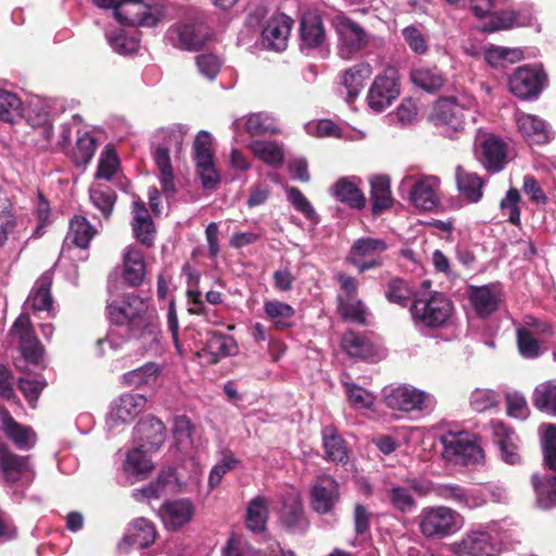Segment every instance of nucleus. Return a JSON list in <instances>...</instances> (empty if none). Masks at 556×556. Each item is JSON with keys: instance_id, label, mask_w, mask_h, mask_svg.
Returning <instances> with one entry per match:
<instances>
[{"instance_id": "ddd939ff", "label": "nucleus", "mask_w": 556, "mask_h": 556, "mask_svg": "<svg viewBox=\"0 0 556 556\" xmlns=\"http://www.w3.org/2000/svg\"><path fill=\"white\" fill-rule=\"evenodd\" d=\"M11 332L20 340V350L24 361L28 364L40 365L43 358V346L33 334L30 319L26 314L18 316Z\"/></svg>"}, {"instance_id": "412c9836", "label": "nucleus", "mask_w": 556, "mask_h": 556, "mask_svg": "<svg viewBox=\"0 0 556 556\" xmlns=\"http://www.w3.org/2000/svg\"><path fill=\"white\" fill-rule=\"evenodd\" d=\"M492 433L501 450V458L508 465H517L521 460L519 454V438L503 421L494 420L491 422Z\"/></svg>"}, {"instance_id": "2f4dec72", "label": "nucleus", "mask_w": 556, "mask_h": 556, "mask_svg": "<svg viewBox=\"0 0 556 556\" xmlns=\"http://www.w3.org/2000/svg\"><path fill=\"white\" fill-rule=\"evenodd\" d=\"M469 301L480 317H486L497 309L500 296L496 290L490 286L471 287Z\"/></svg>"}, {"instance_id": "f03ea898", "label": "nucleus", "mask_w": 556, "mask_h": 556, "mask_svg": "<svg viewBox=\"0 0 556 556\" xmlns=\"http://www.w3.org/2000/svg\"><path fill=\"white\" fill-rule=\"evenodd\" d=\"M504 530L500 521L472 526L460 540L448 545L454 556H500L504 549Z\"/></svg>"}, {"instance_id": "4be33fe9", "label": "nucleus", "mask_w": 556, "mask_h": 556, "mask_svg": "<svg viewBox=\"0 0 556 556\" xmlns=\"http://www.w3.org/2000/svg\"><path fill=\"white\" fill-rule=\"evenodd\" d=\"M516 124L518 131L530 144H545L553 138L546 123L535 115L518 113Z\"/></svg>"}, {"instance_id": "37998d69", "label": "nucleus", "mask_w": 556, "mask_h": 556, "mask_svg": "<svg viewBox=\"0 0 556 556\" xmlns=\"http://www.w3.org/2000/svg\"><path fill=\"white\" fill-rule=\"evenodd\" d=\"M370 195L372 200V212L379 213L391 206L392 197L390 190V178L386 175H378L370 180Z\"/></svg>"}, {"instance_id": "c03bdc74", "label": "nucleus", "mask_w": 556, "mask_h": 556, "mask_svg": "<svg viewBox=\"0 0 556 556\" xmlns=\"http://www.w3.org/2000/svg\"><path fill=\"white\" fill-rule=\"evenodd\" d=\"M97 230L84 216H74L70 223L67 240H71L76 247L86 249Z\"/></svg>"}, {"instance_id": "f704fd0d", "label": "nucleus", "mask_w": 556, "mask_h": 556, "mask_svg": "<svg viewBox=\"0 0 556 556\" xmlns=\"http://www.w3.org/2000/svg\"><path fill=\"white\" fill-rule=\"evenodd\" d=\"M280 522L290 530L303 529L306 526L303 516L302 500L296 493H289L282 502Z\"/></svg>"}, {"instance_id": "5fc2aeb1", "label": "nucleus", "mask_w": 556, "mask_h": 556, "mask_svg": "<svg viewBox=\"0 0 556 556\" xmlns=\"http://www.w3.org/2000/svg\"><path fill=\"white\" fill-rule=\"evenodd\" d=\"M92 204L108 218L114 207L115 192L108 186L92 185L89 191Z\"/></svg>"}, {"instance_id": "338daca9", "label": "nucleus", "mask_w": 556, "mask_h": 556, "mask_svg": "<svg viewBox=\"0 0 556 556\" xmlns=\"http://www.w3.org/2000/svg\"><path fill=\"white\" fill-rule=\"evenodd\" d=\"M239 460L235 457L232 453L223 454L219 462L212 468L208 476V485L211 489L219 485L223 477L238 465Z\"/></svg>"}, {"instance_id": "79ce46f5", "label": "nucleus", "mask_w": 556, "mask_h": 556, "mask_svg": "<svg viewBox=\"0 0 556 556\" xmlns=\"http://www.w3.org/2000/svg\"><path fill=\"white\" fill-rule=\"evenodd\" d=\"M326 458L332 463L344 465L348 463V448L336 429L326 427L323 431Z\"/></svg>"}, {"instance_id": "b1692460", "label": "nucleus", "mask_w": 556, "mask_h": 556, "mask_svg": "<svg viewBox=\"0 0 556 556\" xmlns=\"http://www.w3.org/2000/svg\"><path fill=\"white\" fill-rule=\"evenodd\" d=\"M136 435L140 447L154 452L165 441V426L160 419L154 417L144 418L136 426Z\"/></svg>"}, {"instance_id": "4468645a", "label": "nucleus", "mask_w": 556, "mask_h": 556, "mask_svg": "<svg viewBox=\"0 0 556 556\" xmlns=\"http://www.w3.org/2000/svg\"><path fill=\"white\" fill-rule=\"evenodd\" d=\"M0 469L9 483H29L35 476L29 457L14 454L4 444H0Z\"/></svg>"}, {"instance_id": "473e14b6", "label": "nucleus", "mask_w": 556, "mask_h": 556, "mask_svg": "<svg viewBox=\"0 0 556 556\" xmlns=\"http://www.w3.org/2000/svg\"><path fill=\"white\" fill-rule=\"evenodd\" d=\"M301 41L302 47L318 48L326 41V33L318 14L307 12L301 21Z\"/></svg>"}, {"instance_id": "0e129e2a", "label": "nucleus", "mask_w": 556, "mask_h": 556, "mask_svg": "<svg viewBox=\"0 0 556 556\" xmlns=\"http://www.w3.org/2000/svg\"><path fill=\"white\" fill-rule=\"evenodd\" d=\"M389 501L395 509L402 513L412 511L416 507V501L406 486H392L389 490Z\"/></svg>"}, {"instance_id": "a211bd4d", "label": "nucleus", "mask_w": 556, "mask_h": 556, "mask_svg": "<svg viewBox=\"0 0 556 556\" xmlns=\"http://www.w3.org/2000/svg\"><path fill=\"white\" fill-rule=\"evenodd\" d=\"M147 399L141 394L126 393L111 405L108 416L110 427L131 422L143 409Z\"/></svg>"}, {"instance_id": "774afa93", "label": "nucleus", "mask_w": 556, "mask_h": 556, "mask_svg": "<svg viewBox=\"0 0 556 556\" xmlns=\"http://www.w3.org/2000/svg\"><path fill=\"white\" fill-rule=\"evenodd\" d=\"M106 39L111 48L123 55L131 54L138 48L137 40L127 37L123 30L108 31Z\"/></svg>"}, {"instance_id": "f3484780", "label": "nucleus", "mask_w": 556, "mask_h": 556, "mask_svg": "<svg viewBox=\"0 0 556 556\" xmlns=\"http://www.w3.org/2000/svg\"><path fill=\"white\" fill-rule=\"evenodd\" d=\"M222 556H295L292 551H285L277 541H271L265 548H253L243 538L232 534L222 548Z\"/></svg>"}, {"instance_id": "052dcab7", "label": "nucleus", "mask_w": 556, "mask_h": 556, "mask_svg": "<svg viewBox=\"0 0 556 556\" xmlns=\"http://www.w3.org/2000/svg\"><path fill=\"white\" fill-rule=\"evenodd\" d=\"M41 109L42 106H0V119L8 123H14L16 116L27 115L29 124L33 126H39L47 123V114L38 113V118L33 121L30 118V113L36 110L41 111Z\"/></svg>"}, {"instance_id": "39448f33", "label": "nucleus", "mask_w": 556, "mask_h": 556, "mask_svg": "<svg viewBox=\"0 0 556 556\" xmlns=\"http://www.w3.org/2000/svg\"><path fill=\"white\" fill-rule=\"evenodd\" d=\"M103 9H113V15L123 25L155 26L163 17L156 7L146 4L142 0H93Z\"/></svg>"}, {"instance_id": "393cba45", "label": "nucleus", "mask_w": 556, "mask_h": 556, "mask_svg": "<svg viewBox=\"0 0 556 556\" xmlns=\"http://www.w3.org/2000/svg\"><path fill=\"white\" fill-rule=\"evenodd\" d=\"M131 213V227L135 238L142 245L152 247L155 238V227L144 203L141 200L134 201Z\"/></svg>"}, {"instance_id": "4c0bfd02", "label": "nucleus", "mask_w": 556, "mask_h": 556, "mask_svg": "<svg viewBox=\"0 0 556 556\" xmlns=\"http://www.w3.org/2000/svg\"><path fill=\"white\" fill-rule=\"evenodd\" d=\"M265 317L276 329L283 330L293 326L295 309L279 300H266L263 305Z\"/></svg>"}, {"instance_id": "58836bf2", "label": "nucleus", "mask_w": 556, "mask_h": 556, "mask_svg": "<svg viewBox=\"0 0 556 556\" xmlns=\"http://www.w3.org/2000/svg\"><path fill=\"white\" fill-rule=\"evenodd\" d=\"M160 367L155 363H148L139 368L130 370L122 376V382L126 387L141 388L153 387L157 382Z\"/></svg>"}, {"instance_id": "49530a36", "label": "nucleus", "mask_w": 556, "mask_h": 556, "mask_svg": "<svg viewBox=\"0 0 556 556\" xmlns=\"http://www.w3.org/2000/svg\"><path fill=\"white\" fill-rule=\"evenodd\" d=\"M531 482L538 506L544 509L556 507V476L542 480L539 475L534 473L531 477Z\"/></svg>"}, {"instance_id": "6e6552de", "label": "nucleus", "mask_w": 556, "mask_h": 556, "mask_svg": "<svg viewBox=\"0 0 556 556\" xmlns=\"http://www.w3.org/2000/svg\"><path fill=\"white\" fill-rule=\"evenodd\" d=\"M547 74L542 66L522 65L508 78L509 91L520 100H535L547 86Z\"/></svg>"}, {"instance_id": "20e7f679", "label": "nucleus", "mask_w": 556, "mask_h": 556, "mask_svg": "<svg viewBox=\"0 0 556 556\" xmlns=\"http://www.w3.org/2000/svg\"><path fill=\"white\" fill-rule=\"evenodd\" d=\"M418 518L419 530L428 539L450 536L458 532L465 523L464 517L457 510L443 505L422 508Z\"/></svg>"}, {"instance_id": "a19ab883", "label": "nucleus", "mask_w": 556, "mask_h": 556, "mask_svg": "<svg viewBox=\"0 0 556 556\" xmlns=\"http://www.w3.org/2000/svg\"><path fill=\"white\" fill-rule=\"evenodd\" d=\"M409 79L416 87L427 92L437 91L443 86L445 80L443 74L438 68L426 66L413 68L409 73Z\"/></svg>"}, {"instance_id": "5701e85b", "label": "nucleus", "mask_w": 556, "mask_h": 556, "mask_svg": "<svg viewBox=\"0 0 556 556\" xmlns=\"http://www.w3.org/2000/svg\"><path fill=\"white\" fill-rule=\"evenodd\" d=\"M0 421L5 435L16 447L27 451L35 446L36 434L31 428L18 424L4 407L0 408Z\"/></svg>"}, {"instance_id": "aec40b11", "label": "nucleus", "mask_w": 556, "mask_h": 556, "mask_svg": "<svg viewBox=\"0 0 556 556\" xmlns=\"http://www.w3.org/2000/svg\"><path fill=\"white\" fill-rule=\"evenodd\" d=\"M293 20L286 14L279 13L270 16L262 31L263 43L273 50L282 51L287 48Z\"/></svg>"}, {"instance_id": "7ed1b4c3", "label": "nucleus", "mask_w": 556, "mask_h": 556, "mask_svg": "<svg viewBox=\"0 0 556 556\" xmlns=\"http://www.w3.org/2000/svg\"><path fill=\"white\" fill-rule=\"evenodd\" d=\"M410 313L417 328L441 329L452 318L454 305L442 292L415 293Z\"/></svg>"}, {"instance_id": "e433bc0d", "label": "nucleus", "mask_w": 556, "mask_h": 556, "mask_svg": "<svg viewBox=\"0 0 556 556\" xmlns=\"http://www.w3.org/2000/svg\"><path fill=\"white\" fill-rule=\"evenodd\" d=\"M457 189L463 198L471 203H477L483 195V181L476 174L467 172L462 166L456 167Z\"/></svg>"}, {"instance_id": "6ab92c4d", "label": "nucleus", "mask_w": 556, "mask_h": 556, "mask_svg": "<svg viewBox=\"0 0 556 556\" xmlns=\"http://www.w3.org/2000/svg\"><path fill=\"white\" fill-rule=\"evenodd\" d=\"M401 93L397 73L393 68L378 75L368 91V104H391Z\"/></svg>"}, {"instance_id": "de8ad7c7", "label": "nucleus", "mask_w": 556, "mask_h": 556, "mask_svg": "<svg viewBox=\"0 0 556 556\" xmlns=\"http://www.w3.org/2000/svg\"><path fill=\"white\" fill-rule=\"evenodd\" d=\"M147 451L140 446L129 451L126 457L125 471L139 478H144L154 465Z\"/></svg>"}, {"instance_id": "9d476101", "label": "nucleus", "mask_w": 556, "mask_h": 556, "mask_svg": "<svg viewBox=\"0 0 556 556\" xmlns=\"http://www.w3.org/2000/svg\"><path fill=\"white\" fill-rule=\"evenodd\" d=\"M387 249L388 244L381 238L362 237L353 242L348 260L359 273H364L382 265V254Z\"/></svg>"}, {"instance_id": "864d4df0", "label": "nucleus", "mask_w": 556, "mask_h": 556, "mask_svg": "<svg viewBox=\"0 0 556 556\" xmlns=\"http://www.w3.org/2000/svg\"><path fill=\"white\" fill-rule=\"evenodd\" d=\"M529 26V21L518 20L516 11H502L491 16L490 21L482 27L483 31L492 33L509 29L513 27Z\"/></svg>"}, {"instance_id": "a18cd8bd", "label": "nucleus", "mask_w": 556, "mask_h": 556, "mask_svg": "<svg viewBox=\"0 0 556 556\" xmlns=\"http://www.w3.org/2000/svg\"><path fill=\"white\" fill-rule=\"evenodd\" d=\"M484 59L493 67H505L521 61L523 52L519 48L490 46L484 51Z\"/></svg>"}, {"instance_id": "13d9d810", "label": "nucleus", "mask_w": 556, "mask_h": 556, "mask_svg": "<svg viewBox=\"0 0 556 556\" xmlns=\"http://www.w3.org/2000/svg\"><path fill=\"white\" fill-rule=\"evenodd\" d=\"M130 535L132 544L138 545L140 548H146L155 541L156 531L148 519L138 518L132 522Z\"/></svg>"}, {"instance_id": "603ef678", "label": "nucleus", "mask_w": 556, "mask_h": 556, "mask_svg": "<svg viewBox=\"0 0 556 556\" xmlns=\"http://www.w3.org/2000/svg\"><path fill=\"white\" fill-rule=\"evenodd\" d=\"M193 425L186 416H177L173 420V435L177 448L182 453H188L193 445L192 434Z\"/></svg>"}, {"instance_id": "2eb2a0df", "label": "nucleus", "mask_w": 556, "mask_h": 556, "mask_svg": "<svg viewBox=\"0 0 556 556\" xmlns=\"http://www.w3.org/2000/svg\"><path fill=\"white\" fill-rule=\"evenodd\" d=\"M477 142L481 148L480 161L483 167L490 173L501 172L507 159V144L498 137L479 131Z\"/></svg>"}, {"instance_id": "e2e57ef3", "label": "nucleus", "mask_w": 556, "mask_h": 556, "mask_svg": "<svg viewBox=\"0 0 556 556\" xmlns=\"http://www.w3.org/2000/svg\"><path fill=\"white\" fill-rule=\"evenodd\" d=\"M517 343L520 354L527 358H534L540 355L541 346L534 332L526 327L517 330Z\"/></svg>"}, {"instance_id": "69168bd1", "label": "nucleus", "mask_w": 556, "mask_h": 556, "mask_svg": "<svg viewBox=\"0 0 556 556\" xmlns=\"http://www.w3.org/2000/svg\"><path fill=\"white\" fill-rule=\"evenodd\" d=\"M338 309L345 319H350L358 324L366 323L367 308L357 298L338 303Z\"/></svg>"}, {"instance_id": "dca6fc26", "label": "nucleus", "mask_w": 556, "mask_h": 556, "mask_svg": "<svg viewBox=\"0 0 556 556\" xmlns=\"http://www.w3.org/2000/svg\"><path fill=\"white\" fill-rule=\"evenodd\" d=\"M439 180L435 177H419L414 181L413 176H406L401 182V187L410 186V202L418 208L429 211L438 203L437 188Z\"/></svg>"}, {"instance_id": "ea45409f", "label": "nucleus", "mask_w": 556, "mask_h": 556, "mask_svg": "<svg viewBox=\"0 0 556 556\" xmlns=\"http://www.w3.org/2000/svg\"><path fill=\"white\" fill-rule=\"evenodd\" d=\"M342 348L351 357L361 359H371L376 354L372 343L354 331L343 334Z\"/></svg>"}, {"instance_id": "f8f14e48", "label": "nucleus", "mask_w": 556, "mask_h": 556, "mask_svg": "<svg viewBox=\"0 0 556 556\" xmlns=\"http://www.w3.org/2000/svg\"><path fill=\"white\" fill-rule=\"evenodd\" d=\"M168 36L176 47L197 50L208 40L210 29L203 21L195 20L170 27Z\"/></svg>"}, {"instance_id": "bf43d9fd", "label": "nucleus", "mask_w": 556, "mask_h": 556, "mask_svg": "<svg viewBox=\"0 0 556 556\" xmlns=\"http://www.w3.org/2000/svg\"><path fill=\"white\" fill-rule=\"evenodd\" d=\"M245 130L251 136L277 134L279 131L274 118L264 113L249 115L245 121Z\"/></svg>"}, {"instance_id": "72a5a7b5", "label": "nucleus", "mask_w": 556, "mask_h": 556, "mask_svg": "<svg viewBox=\"0 0 556 556\" xmlns=\"http://www.w3.org/2000/svg\"><path fill=\"white\" fill-rule=\"evenodd\" d=\"M52 285V274L50 271L43 273L35 282L27 300L28 305L34 311H50L53 300L50 293Z\"/></svg>"}, {"instance_id": "c9c22d12", "label": "nucleus", "mask_w": 556, "mask_h": 556, "mask_svg": "<svg viewBox=\"0 0 556 556\" xmlns=\"http://www.w3.org/2000/svg\"><path fill=\"white\" fill-rule=\"evenodd\" d=\"M146 276V262L142 252L129 245L124 253V277L126 281L137 287L141 285Z\"/></svg>"}, {"instance_id": "8fccbe9b", "label": "nucleus", "mask_w": 556, "mask_h": 556, "mask_svg": "<svg viewBox=\"0 0 556 556\" xmlns=\"http://www.w3.org/2000/svg\"><path fill=\"white\" fill-rule=\"evenodd\" d=\"M532 401L538 409L556 415V382L546 381L539 384L534 389Z\"/></svg>"}, {"instance_id": "1a4fd4ad", "label": "nucleus", "mask_w": 556, "mask_h": 556, "mask_svg": "<svg viewBox=\"0 0 556 556\" xmlns=\"http://www.w3.org/2000/svg\"><path fill=\"white\" fill-rule=\"evenodd\" d=\"M334 28L338 35V53L344 60L353 59L369 45V34L346 16H337Z\"/></svg>"}, {"instance_id": "9b49d317", "label": "nucleus", "mask_w": 556, "mask_h": 556, "mask_svg": "<svg viewBox=\"0 0 556 556\" xmlns=\"http://www.w3.org/2000/svg\"><path fill=\"white\" fill-rule=\"evenodd\" d=\"M341 493L338 481L330 475H319L311 485L309 502L319 515L331 514L340 502Z\"/></svg>"}, {"instance_id": "bb28decb", "label": "nucleus", "mask_w": 556, "mask_h": 556, "mask_svg": "<svg viewBox=\"0 0 556 556\" xmlns=\"http://www.w3.org/2000/svg\"><path fill=\"white\" fill-rule=\"evenodd\" d=\"M160 514L167 529L177 530L191 520L194 507L188 500H177L163 504Z\"/></svg>"}, {"instance_id": "a878e982", "label": "nucleus", "mask_w": 556, "mask_h": 556, "mask_svg": "<svg viewBox=\"0 0 556 556\" xmlns=\"http://www.w3.org/2000/svg\"><path fill=\"white\" fill-rule=\"evenodd\" d=\"M428 121L444 131H458L464 127V111L467 106H430Z\"/></svg>"}, {"instance_id": "c85d7f7f", "label": "nucleus", "mask_w": 556, "mask_h": 556, "mask_svg": "<svg viewBox=\"0 0 556 556\" xmlns=\"http://www.w3.org/2000/svg\"><path fill=\"white\" fill-rule=\"evenodd\" d=\"M152 154L162 191L167 197H173L176 193V185L169 150L164 146H155Z\"/></svg>"}, {"instance_id": "7c9ffc66", "label": "nucleus", "mask_w": 556, "mask_h": 556, "mask_svg": "<svg viewBox=\"0 0 556 556\" xmlns=\"http://www.w3.org/2000/svg\"><path fill=\"white\" fill-rule=\"evenodd\" d=\"M247 148L253 155L273 168H280L285 161L282 144L273 140H253Z\"/></svg>"}, {"instance_id": "423d86ee", "label": "nucleus", "mask_w": 556, "mask_h": 556, "mask_svg": "<svg viewBox=\"0 0 556 556\" xmlns=\"http://www.w3.org/2000/svg\"><path fill=\"white\" fill-rule=\"evenodd\" d=\"M442 457L454 465L473 466L484 458V452L476 438L464 431L447 432L440 437Z\"/></svg>"}, {"instance_id": "f257e3e1", "label": "nucleus", "mask_w": 556, "mask_h": 556, "mask_svg": "<svg viewBox=\"0 0 556 556\" xmlns=\"http://www.w3.org/2000/svg\"><path fill=\"white\" fill-rule=\"evenodd\" d=\"M106 309L113 326L108 336L97 343L100 355H105L108 350L117 351L130 336H139L150 344L159 343L160 331L155 315L148 311L141 298L129 294L121 302L110 303Z\"/></svg>"}, {"instance_id": "0eeeda50", "label": "nucleus", "mask_w": 556, "mask_h": 556, "mask_svg": "<svg viewBox=\"0 0 556 556\" xmlns=\"http://www.w3.org/2000/svg\"><path fill=\"white\" fill-rule=\"evenodd\" d=\"M383 400L389 408L404 413L431 410L437 403L432 394L406 384L386 388Z\"/></svg>"}, {"instance_id": "680f3d73", "label": "nucleus", "mask_w": 556, "mask_h": 556, "mask_svg": "<svg viewBox=\"0 0 556 556\" xmlns=\"http://www.w3.org/2000/svg\"><path fill=\"white\" fill-rule=\"evenodd\" d=\"M288 201L292 206L311 222L317 223L318 215L306 197L295 187H286Z\"/></svg>"}, {"instance_id": "3c124183", "label": "nucleus", "mask_w": 556, "mask_h": 556, "mask_svg": "<svg viewBox=\"0 0 556 556\" xmlns=\"http://www.w3.org/2000/svg\"><path fill=\"white\" fill-rule=\"evenodd\" d=\"M97 149L96 138L88 131L78 134L72 159L77 166L87 165L94 155Z\"/></svg>"}, {"instance_id": "cd10ccee", "label": "nucleus", "mask_w": 556, "mask_h": 556, "mask_svg": "<svg viewBox=\"0 0 556 556\" xmlns=\"http://www.w3.org/2000/svg\"><path fill=\"white\" fill-rule=\"evenodd\" d=\"M372 68L368 63L356 64L346 70L342 77L341 93H345V100L353 102L364 87L365 80L371 75Z\"/></svg>"}, {"instance_id": "4d7b16f0", "label": "nucleus", "mask_w": 556, "mask_h": 556, "mask_svg": "<svg viewBox=\"0 0 556 556\" xmlns=\"http://www.w3.org/2000/svg\"><path fill=\"white\" fill-rule=\"evenodd\" d=\"M206 349L213 356V361L217 362L219 358L235 354L237 344L232 337L215 333L207 340Z\"/></svg>"}, {"instance_id": "09e8293b", "label": "nucleus", "mask_w": 556, "mask_h": 556, "mask_svg": "<svg viewBox=\"0 0 556 556\" xmlns=\"http://www.w3.org/2000/svg\"><path fill=\"white\" fill-rule=\"evenodd\" d=\"M267 517V501L262 496L253 498L247 509V527L253 532H261L265 529Z\"/></svg>"}, {"instance_id": "c756f323", "label": "nucleus", "mask_w": 556, "mask_h": 556, "mask_svg": "<svg viewBox=\"0 0 556 556\" xmlns=\"http://www.w3.org/2000/svg\"><path fill=\"white\" fill-rule=\"evenodd\" d=\"M357 177L340 178L331 189L332 195L340 202L346 203L354 208H363L366 200L358 188Z\"/></svg>"}, {"instance_id": "6e6d98bb", "label": "nucleus", "mask_w": 556, "mask_h": 556, "mask_svg": "<svg viewBox=\"0 0 556 556\" xmlns=\"http://www.w3.org/2000/svg\"><path fill=\"white\" fill-rule=\"evenodd\" d=\"M342 384L348 401L353 408L361 410L370 408L374 405L376 397L371 392L346 380H342Z\"/></svg>"}]
</instances>
